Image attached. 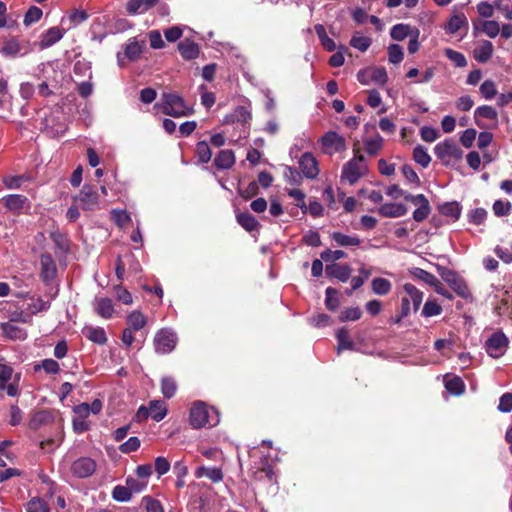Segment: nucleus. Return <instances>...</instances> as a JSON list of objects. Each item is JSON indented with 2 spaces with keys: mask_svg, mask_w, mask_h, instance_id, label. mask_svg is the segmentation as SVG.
Segmentation results:
<instances>
[{
  "mask_svg": "<svg viewBox=\"0 0 512 512\" xmlns=\"http://www.w3.org/2000/svg\"><path fill=\"white\" fill-rule=\"evenodd\" d=\"M368 171L366 164H364V159L362 155H357L354 150V181L357 178L362 177L364 173Z\"/></svg>",
  "mask_w": 512,
  "mask_h": 512,
  "instance_id": "51",
  "label": "nucleus"
},
{
  "mask_svg": "<svg viewBox=\"0 0 512 512\" xmlns=\"http://www.w3.org/2000/svg\"><path fill=\"white\" fill-rule=\"evenodd\" d=\"M444 53L448 59L452 61L456 66H466L468 63L465 55L462 54V52L453 51L451 48H446Z\"/></svg>",
  "mask_w": 512,
  "mask_h": 512,
  "instance_id": "49",
  "label": "nucleus"
},
{
  "mask_svg": "<svg viewBox=\"0 0 512 512\" xmlns=\"http://www.w3.org/2000/svg\"><path fill=\"white\" fill-rule=\"evenodd\" d=\"M82 333L86 338L96 344L103 345L107 342L105 331L102 328L85 327Z\"/></svg>",
  "mask_w": 512,
  "mask_h": 512,
  "instance_id": "28",
  "label": "nucleus"
},
{
  "mask_svg": "<svg viewBox=\"0 0 512 512\" xmlns=\"http://www.w3.org/2000/svg\"><path fill=\"white\" fill-rule=\"evenodd\" d=\"M178 50L185 60H193L199 56V46L190 39H184L178 44Z\"/></svg>",
  "mask_w": 512,
  "mask_h": 512,
  "instance_id": "18",
  "label": "nucleus"
},
{
  "mask_svg": "<svg viewBox=\"0 0 512 512\" xmlns=\"http://www.w3.org/2000/svg\"><path fill=\"white\" fill-rule=\"evenodd\" d=\"M1 329L3 334L12 340H24L27 337L26 331L12 322L3 323Z\"/></svg>",
  "mask_w": 512,
  "mask_h": 512,
  "instance_id": "26",
  "label": "nucleus"
},
{
  "mask_svg": "<svg viewBox=\"0 0 512 512\" xmlns=\"http://www.w3.org/2000/svg\"><path fill=\"white\" fill-rule=\"evenodd\" d=\"M479 91L485 99H492L497 95V86L493 80H485L481 83Z\"/></svg>",
  "mask_w": 512,
  "mask_h": 512,
  "instance_id": "46",
  "label": "nucleus"
},
{
  "mask_svg": "<svg viewBox=\"0 0 512 512\" xmlns=\"http://www.w3.org/2000/svg\"><path fill=\"white\" fill-rule=\"evenodd\" d=\"M27 512H49V506L41 498L34 497L27 504Z\"/></svg>",
  "mask_w": 512,
  "mask_h": 512,
  "instance_id": "48",
  "label": "nucleus"
},
{
  "mask_svg": "<svg viewBox=\"0 0 512 512\" xmlns=\"http://www.w3.org/2000/svg\"><path fill=\"white\" fill-rule=\"evenodd\" d=\"M508 339L505 333L496 332L485 342V349L491 357L499 358L507 351Z\"/></svg>",
  "mask_w": 512,
  "mask_h": 512,
  "instance_id": "6",
  "label": "nucleus"
},
{
  "mask_svg": "<svg viewBox=\"0 0 512 512\" xmlns=\"http://www.w3.org/2000/svg\"><path fill=\"white\" fill-rule=\"evenodd\" d=\"M478 117H484L485 119H489V120H497L498 113H497L495 107H493V106H480V107H477V109L475 110V118H476V124L478 126H482L478 121Z\"/></svg>",
  "mask_w": 512,
  "mask_h": 512,
  "instance_id": "38",
  "label": "nucleus"
},
{
  "mask_svg": "<svg viewBox=\"0 0 512 512\" xmlns=\"http://www.w3.org/2000/svg\"><path fill=\"white\" fill-rule=\"evenodd\" d=\"M383 138L379 134L364 139V145L369 154H376L383 146Z\"/></svg>",
  "mask_w": 512,
  "mask_h": 512,
  "instance_id": "36",
  "label": "nucleus"
},
{
  "mask_svg": "<svg viewBox=\"0 0 512 512\" xmlns=\"http://www.w3.org/2000/svg\"><path fill=\"white\" fill-rule=\"evenodd\" d=\"M439 212L440 214L449 217L451 220H457L462 212V208L458 202H445L440 205Z\"/></svg>",
  "mask_w": 512,
  "mask_h": 512,
  "instance_id": "30",
  "label": "nucleus"
},
{
  "mask_svg": "<svg viewBox=\"0 0 512 512\" xmlns=\"http://www.w3.org/2000/svg\"><path fill=\"white\" fill-rule=\"evenodd\" d=\"M154 346L157 353H170L176 346V335L169 330L162 329L154 338Z\"/></svg>",
  "mask_w": 512,
  "mask_h": 512,
  "instance_id": "8",
  "label": "nucleus"
},
{
  "mask_svg": "<svg viewBox=\"0 0 512 512\" xmlns=\"http://www.w3.org/2000/svg\"><path fill=\"white\" fill-rule=\"evenodd\" d=\"M315 31L323 47L328 51H333L335 49V43L328 37L325 27L321 24H317L315 25Z\"/></svg>",
  "mask_w": 512,
  "mask_h": 512,
  "instance_id": "39",
  "label": "nucleus"
},
{
  "mask_svg": "<svg viewBox=\"0 0 512 512\" xmlns=\"http://www.w3.org/2000/svg\"><path fill=\"white\" fill-rule=\"evenodd\" d=\"M321 142L325 149V152L328 154H333L336 152H342L346 150L345 139L334 131H329L325 133L321 138Z\"/></svg>",
  "mask_w": 512,
  "mask_h": 512,
  "instance_id": "10",
  "label": "nucleus"
},
{
  "mask_svg": "<svg viewBox=\"0 0 512 512\" xmlns=\"http://www.w3.org/2000/svg\"><path fill=\"white\" fill-rule=\"evenodd\" d=\"M468 218L471 223L482 224L487 218V211L484 208H475L469 211Z\"/></svg>",
  "mask_w": 512,
  "mask_h": 512,
  "instance_id": "56",
  "label": "nucleus"
},
{
  "mask_svg": "<svg viewBox=\"0 0 512 512\" xmlns=\"http://www.w3.org/2000/svg\"><path fill=\"white\" fill-rule=\"evenodd\" d=\"M40 266V278L44 283L49 284L57 274L56 263L49 253L40 255Z\"/></svg>",
  "mask_w": 512,
  "mask_h": 512,
  "instance_id": "12",
  "label": "nucleus"
},
{
  "mask_svg": "<svg viewBox=\"0 0 512 512\" xmlns=\"http://www.w3.org/2000/svg\"><path fill=\"white\" fill-rule=\"evenodd\" d=\"M494 52V46L490 40H483L473 50V56L478 62H487L491 59Z\"/></svg>",
  "mask_w": 512,
  "mask_h": 512,
  "instance_id": "17",
  "label": "nucleus"
},
{
  "mask_svg": "<svg viewBox=\"0 0 512 512\" xmlns=\"http://www.w3.org/2000/svg\"><path fill=\"white\" fill-rule=\"evenodd\" d=\"M43 12L36 6H31L24 16V25L30 26L41 19Z\"/></svg>",
  "mask_w": 512,
  "mask_h": 512,
  "instance_id": "50",
  "label": "nucleus"
},
{
  "mask_svg": "<svg viewBox=\"0 0 512 512\" xmlns=\"http://www.w3.org/2000/svg\"><path fill=\"white\" fill-rule=\"evenodd\" d=\"M159 0H129L126 10L129 14L143 13L154 7Z\"/></svg>",
  "mask_w": 512,
  "mask_h": 512,
  "instance_id": "19",
  "label": "nucleus"
},
{
  "mask_svg": "<svg viewBox=\"0 0 512 512\" xmlns=\"http://www.w3.org/2000/svg\"><path fill=\"white\" fill-rule=\"evenodd\" d=\"M420 136L424 141L433 142L439 138V133L433 126H422Z\"/></svg>",
  "mask_w": 512,
  "mask_h": 512,
  "instance_id": "59",
  "label": "nucleus"
},
{
  "mask_svg": "<svg viewBox=\"0 0 512 512\" xmlns=\"http://www.w3.org/2000/svg\"><path fill=\"white\" fill-rule=\"evenodd\" d=\"M338 293L335 289L329 287L326 289V307L329 310H335L339 307L340 302L337 297Z\"/></svg>",
  "mask_w": 512,
  "mask_h": 512,
  "instance_id": "54",
  "label": "nucleus"
},
{
  "mask_svg": "<svg viewBox=\"0 0 512 512\" xmlns=\"http://www.w3.org/2000/svg\"><path fill=\"white\" fill-rule=\"evenodd\" d=\"M142 52V45L137 41L130 42L125 47V55L130 60L137 59Z\"/></svg>",
  "mask_w": 512,
  "mask_h": 512,
  "instance_id": "53",
  "label": "nucleus"
},
{
  "mask_svg": "<svg viewBox=\"0 0 512 512\" xmlns=\"http://www.w3.org/2000/svg\"><path fill=\"white\" fill-rule=\"evenodd\" d=\"M444 281L449 285L452 290L463 299H469L471 297V291L465 282L464 278L459 277L453 271H448L443 275Z\"/></svg>",
  "mask_w": 512,
  "mask_h": 512,
  "instance_id": "9",
  "label": "nucleus"
},
{
  "mask_svg": "<svg viewBox=\"0 0 512 512\" xmlns=\"http://www.w3.org/2000/svg\"><path fill=\"white\" fill-rule=\"evenodd\" d=\"M431 212V205L429 203V199L425 198L424 202L416 208L413 212V218L416 221H423L425 218L429 217Z\"/></svg>",
  "mask_w": 512,
  "mask_h": 512,
  "instance_id": "47",
  "label": "nucleus"
},
{
  "mask_svg": "<svg viewBox=\"0 0 512 512\" xmlns=\"http://www.w3.org/2000/svg\"><path fill=\"white\" fill-rule=\"evenodd\" d=\"M196 153L201 163H208L211 160L212 152L206 141L197 143Z\"/></svg>",
  "mask_w": 512,
  "mask_h": 512,
  "instance_id": "44",
  "label": "nucleus"
},
{
  "mask_svg": "<svg viewBox=\"0 0 512 512\" xmlns=\"http://www.w3.org/2000/svg\"><path fill=\"white\" fill-rule=\"evenodd\" d=\"M337 346L336 352L340 355L344 350H352V338L347 328H341L336 334Z\"/></svg>",
  "mask_w": 512,
  "mask_h": 512,
  "instance_id": "24",
  "label": "nucleus"
},
{
  "mask_svg": "<svg viewBox=\"0 0 512 512\" xmlns=\"http://www.w3.org/2000/svg\"><path fill=\"white\" fill-rule=\"evenodd\" d=\"M299 166L307 178L313 179L319 174L317 161L311 153L306 152L301 156Z\"/></svg>",
  "mask_w": 512,
  "mask_h": 512,
  "instance_id": "14",
  "label": "nucleus"
},
{
  "mask_svg": "<svg viewBox=\"0 0 512 512\" xmlns=\"http://www.w3.org/2000/svg\"><path fill=\"white\" fill-rule=\"evenodd\" d=\"M95 311L103 318H110L114 313V306L110 298H99L95 301Z\"/></svg>",
  "mask_w": 512,
  "mask_h": 512,
  "instance_id": "27",
  "label": "nucleus"
},
{
  "mask_svg": "<svg viewBox=\"0 0 512 512\" xmlns=\"http://www.w3.org/2000/svg\"><path fill=\"white\" fill-rule=\"evenodd\" d=\"M236 219L239 225H241L248 232L256 231L260 227L257 219L248 212L237 213Z\"/></svg>",
  "mask_w": 512,
  "mask_h": 512,
  "instance_id": "25",
  "label": "nucleus"
},
{
  "mask_svg": "<svg viewBox=\"0 0 512 512\" xmlns=\"http://www.w3.org/2000/svg\"><path fill=\"white\" fill-rule=\"evenodd\" d=\"M189 421L194 429H200L210 424L209 408L206 403L202 401L193 403L190 409Z\"/></svg>",
  "mask_w": 512,
  "mask_h": 512,
  "instance_id": "5",
  "label": "nucleus"
},
{
  "mask_svg": "<svg viewBox=\"0 0 512 512\" xmlns=\"http://www.w3.org/2000/svg\"><path fill=\"white\" fill-rule=\"evenodd\" d=\"M434 154L445 165H449L451 162L461 160L464 153L455 141L448 138L447 140L440 141V143L435 145Z\"/></svg>",
  "mask_w": 512,
  "mask_h": 512,
  "instance_id": "2",
  "label": "nucleus"
},
{
  "mask_svg": "<svg viewBox=\"0 0 512 512\" xmlns=\"http://www.w3.org/2000/svg\"><path fill=\"white\" fill-rule=\"evenodd\" d=\"M325 273L329 277H334L341 281H347L350 277V268L347 265L333 263L326 266Z\"/></svg>",
  "mask_w": 512,
  "mask_h": 512,
  "instance_id": "22",
  "label": "nucleus"
},
{
  "mask_svg": "<svg viewBox=\"0 0 512 512\" xmlns=\"http://www.w3.org/2000/svg\"><path fill=\"white\" fill-rule=\"evenodd\" d=\"M161 109L165 115L172 117L189 116L194 113L192 107L185 104L184 99L176 93H163Z\"/></svg>",
  "mask_w": 512,
  "mask_h": 512,
  "instance_id": "1",
  "label": "nucleus"
},
{
  "mask_svg": "<svg viewBox=\"0 0 512 512\" xmlns=\"http://www.w3.org/2000/svg\"><path fill=\"white\" fill-rule=\"evenodd\" d=\"M235 163V155L232 150H221L214 159L217 169H229Z\"/></svg>",
  "mask_w": 512,
  "mask_h": 512,
  "instance_id": "23",
  "label": "nucleus"
},
{
  "mask_svg": "<svg viewBox=\"0 0 512 512\" xmlns=\"http://www.w3.org/2000/svg\"><path fill=\"white\" fill-rule=\"evenodd\" d=\"M96 463L89 457H82L73 462L71 470L73 474L79 478L89 477L94 473Z\"/></svg>",
  "mask_w": 512,
  "mask_h": 512,
  "instance_id": "13",
  "label": "nucleus"
},
{
  "mask_svg": "<svg viewBox=\"0 0 512 512\" xmlns=\"http://www.w3.org/2000/svg\"><path fill=\"white\" fill-rule=\"evenodd\" d=\"M341 186L338 187V198L344 202V208L347 212L352 211V197L345 198V192L342 190L343 187L348 184L352 185V160L348 161L343 168V172L340 179Z\"/></svg>",
  "mask_w": 512,
  "mask_h": 512,
  "instance_id": "11",
  "label": "nucleus"
},
{
  "mask_svg": "<svg viewBox=\"0 0 512 512\" xmlns=\"http://www.w3.org/2000/svg\"><path fill=\"white\" fill-rule=\"evenodd\" d=\"M131 496H132V492L130 491V489L128 488L127 485L126 486L117 485L116 487H114L113 492H112L113 499L118 502L129 501L131 499Z\"/></svg>",
  "mask_w": 512,
  "mask_h": 512,
  "instance_id": "45",
  "label": "nucleus"
},
{
  "mask_svg": "<svg viewBox=\"0 0 512 512\" xmlns=\"http://www.w3.org/2000/svg\"><path fill=\"white\" fill-rule=\"evenodd\" d=\"M445 388L451 394L460 395L465 391V383L460 376H452L445 379Z\"/></svg>",
  "mask_w": 512,
  "mask_h": 512,
  "instance_id": "31",
  "label": "nucleus"
},
{
  "mask_svg": "<svg viewBox=\"0 0 512 512\" xmlns=\"http://www.w3.org/2000/svg\"><path fill=\"white\" fill-rule=\"evenodd\" d=\"M412 273L416 278L430 285V287L435 288V285L438 284V278L431 274V272L425 271V269L415 268Z\"/></svg>",
  "mask_w": 512,
  "mask_h": 512,
  "instance_id": "40",
  "label": "nucleus"
},
{
  "mask_svg": "<svg viewBox=\"0 0 512 512\" xmlns=\"http://www.w3.org/2000/svg\"><path fill=\"white\" fill-rule=\"evenodd\" d=\"M126 485L132 493H139L146 487L147 481L129 477L126 480Z\"/></svg>",
  "mask_w": 512,
  "mask_h": 512,
  "instance_id": "61",
  "label": "nucleus"
},
{
  "mask_svg": "<svg viewBox=\"0 0 512 512\" xmlns=\"http://www.w3.org/2000/svg\"><path fill=\"white\" fill-rule=\"evenodd\" d=\"M403 290L406 295L401 301V316H407L411 311V304L414 310H418L424 296L421 290L417 289V287L411 283L404 284Z\"/></svg>",
  "mask_w": 512,
  "mask_h": 512,
  "instance_id": "3",
  "label": "nucleus"
},
{
  "mask_svg": "<svg viewBox=\"0 0 512 512\" xmlns=\"http://www.w3.org/2000/svg\"><path fill=\"white\" fill-rule=\"evenodd\" d=\"M64 30L60 29L59 27H52L48 29L42 36L41 40L39 42L40 49H46L52 45H54L56 42H58L60 39H62L64 35Z\"/></svg>",
  "mask_w": 512,
  "mask_h": 512,
  "instance_id": "16",
  "label": "nucleus"
},
{
  "mask_svg": "<svg viewBox=\"0 0 512 512\" xmlns=\"http://www.w3.org/2000/svg\"><path fill=\"white\" fill-rule=\"evenodd\" d=\"M408 212V208L404 204H396V202H389L383 204L379 208V213L384 217H402Z\"/></svg>",
  "mask_w": 512,
  "mask_h": 512,
  "instance_id": "21",
  "label": "nucleus"
},
{
  "mask_svg": "<svg viewBox=\"0 0 512 512\" xmlns=\"http://www.w3.org/2000/svg\"><path fill=\"white\" fill-rule=\"evenodd\" d=\"M358 80L363 84H384L388 80V74L382 67H367L357 73Z\"/></svg>",
  "mask_w": 512,
  "mask_h": 512,
  "instance_id": "7",
  "label": "nucleus"
},
{
  "mask_svg": "<svg viewBox=\"0 0 512 512\" xmlns=\"http://www.w3.org/2000/svg\"><path fill=\"white\" fill-rule=\"evenodd\" d=\"M494 252L505 263H511V261H512V244H511L510 248L501 247V245H498L495 248Z\"/></svg>",
  "mask_w": 512,
  "mask_h": 512,
  "instance_id": "63",
  "label": "nucleus"
},
{
  "mask_svg": "<svg viewBox=\"0 0 512 512\" xmlns=\"http://www.w3.org/2000/svg\"><path fill=\"white\" fill-rule=\"evenodd\" d=\"M477 131L474 128H468L463 131L460 136V142L464 147H472L475 139H476Z\"/></svg>",
  "mask_w": 512,
  "mask_h": 512,
  "instance_id": "58",
  "label": "nucleus"
},
{
  "mask_svg": "<svg viewBox=\"0 0 512 512\" xmlns=\"http://www.w3.org/2000/svg\"><path fill=\"white\" fill-rule=\"evenodd\" d=\"M475 29H480L488 37L495 38L501 32V26L497 21H483L480 26L475 25Z\"/></svg>",
  "mask_w": 512,
  "mask_h": 512,
  "instance_id": "35",
  "label": "nucleus"
},
{
  "mask_svg": "<svg viewBox=\"0 0 512 512\" xmlns=\"http://www.w3.org/2000/svg\"><path fill=\"white\" fill-rule=\"evenodd\" d=\"M54 423L53 413L48 410H41L32 416L29 426L33 430H38L43 426H48Z\"/></svg>",
  "mask_w": 512,
  "mask_h": 512,
  "instance_id": "15",
  "label": "nucleus"
},
{
  "mask_svg": "<svg viewBox=\"0 0 512 512\" xmlns=\"http://www.w3.org/2000/svg\"><path fill=\"white\" fill-rule=\"evenodd\" d=\"M51 238L53 242L55 243L56 247L59 248L62 251H67L69 249V242L63 233L59 231H55L51 233Z\"/></svg>",
  "mask_w": 512,
  "mask_h": 512,
  "instance_id": "57",
  "label": "nucleus"
},
{
  "mask_svg": "<svg viewBox=\"0 0 512 512\" xmlns=\"http://www.w3.org/2000/svg\"><path fill=\"white\" fill-rule=\"evenodd\" d=\"M140 447V440L137 437H130L125 443L121 444L119 449L122 453L136 451Z\"/></svg>",
  "mask_w": 512,
  "mask_h": 512,
  "instance_id": "62",
  "label": "nucleus"
},
{
  "mask_svg": "<svg viewBox=\"0 0 512 512\" xmlns=\"http://www.w3.org/2000/svg\"><path fill=\"white\" fill-rule=\"evenodd\" d=\"M196 476L197 477L206 476L213 482H218V481L222 480L223 473H222L221 469H219V468H216V467L206 468V467L202 466L197 469Z\"/></svg>",
  "mask_w": 512,
  "mask_h": 512,
  "instance_id": "37",
  "label": "nucleus"
},
{
  "mask_svg": "<svg viewBox=\"0 0 512 512\" xmlns=\"http://www.w3.org/2000/svg\"><path fill=\"white\" fill-rule=\"evenodd\" d=\"M149 412L151 417L159 422L166 416L167 409L163 401L153 400L149 403Z\"/></svg>",
  "mask_w": 512,
  "mask_h": 512,
  "instance_id": "32",
  "label": "nucleus"
},
{
  "mask_svg": "<svg viewBox=\"0 0 512 512\" xmlns=\"http://www.w3.org/2000/svg\"><path fill=\"white\" fill-rule=\"evenodd\" d=\"M411 34V27L408 24H396L390 30V36L394 40H404Z\"/></svg>",
  "mask_w": 512,
  "mask_h": 512,
  "instance_id": "41",
  "label": "nucleus"
},
{
  "mask_svg": "<svg viewBox=\"0 0 512 512\" xmlns=\"http://www.w3.org/2000/svg\"><path fill=\"white\" fill-rule=\"evenodd\" d=\"M26 200L27 198L22 195L13 194L4 198V204L11 211H20L24 207Z\"/></svg>",
  "mask_w": 512,
  "mask_h": 512,
  "instance_id": "33",
  "label": "nucleus"
},
{
  "mask_svg": "<svg viewBox=\"0 0 512 512\" xmlns=\"http://www.w3.org/2000/svg\"><path fill=\"white\" fill-rule=\"evenodd\" d=\"M74 203L83 210H95L99 205V194L97 192V188L95 186L85 184L80 192L74 197Z\"/></svg>",
  "mask_w": 512,
  "mask_h": 512,
  "instance_id": "4",
  "label": "nucleus"
},
{
  "mask_svg": "<svg viewBox=\"0 0 512 512\" xmlns=\"http://www.w3.org/2000/svg\"><path fill=\"white\" fill-rule=\"evenodd\" d=\"M20 51V45L15 39L6 41L2 47V52L7 56H15Z\"/></svg>",
  "mask_w": 512,
  "mask_h": 512,
  "instance_id": "60",
  "label": "nucleus"
},
{
  "mask_svg": "<svg viewBox=\"0 0 512 512\" xmlns=\"http://www.w3.org/2000/svg\"><path fill=\"white\" fill-rule=\"evenodd\" d=\"M414 160L424 168H427L429 166L431 157L428 154L427 149L423 146H416L414 149Z\"/></svg>",
  "mask_w": 512,
  "mask_h": 512,
  "instance_id": "42",
  "label": "nucleus"
},
{
  "mask_svg": "<svg viewBox=\"0 0 512 512\" xmlns=\"http://www.w3.org/2000/svg\"><path fill=\"white\" fill-rule=\"evenodd\" d=\"M468 28V20L464 13H454L444 27L448 34H455L459 29Z\"/></svg>",
  "mask_w": 512,
  "mask_h": 512,
  "instance_id": "20",
  "label": "nucleus"
},
{
  "mask_svg": "<svg viewBox=\"0 0 512 512\" xmlns=\"http://www.w3.org/2000/svg\"><path fill=\"white\" fill-rule=\"evenodd\" d=\"M371 289L375 294L385 295L391 292L392 283L387 278L376 277L371 281Z\"/></svg>",
  "mask_w": 512,
  "mask_h": 512,
  "instance_id": "29",
  "label": "nucleus"
},
{
  "mask_svg": "<svg viewBox=\"0 0 512 512\" xmlns=\"http://www.w3.org/2000/svg\"><path fill=\"white\" fill-rule=\"evenodd\" d=\"M177 385L172 377H164L161 381V391L165 398H171L175 395Z\"/></svg>",
  "mask_w": 512,
  "mask_h": 512,
  "instance_id": "43",
  "label": "nucleus"
},
{
  "mask_svg": "<svg viewBox=\"0 0 512 512\" xmlns=\"http://www.w3.org/2000/svg\"><path fill=\"white\" fill-rule=\"evenodd\" d=\"M128 328L138 331L146 325V318L140 311H133L127 316Z\"/></svg>",
  "mask_w": 512,
  "mask_h": 512,
  "instance_id": "34",
  "label": "nucleus"
},
{
  "mask_svg": "<svg viewBox=\"0 0 512 512\" xmlns=\"http://www.w3.org/2000/svg\"><path fill=\"white\" fill-rule=\"evenodd\" d=\"M389 61L392 63H400L404 59V52L400 45H389L388 47Z\"/></svg>",
  "mask_w": 512,
  "mask_h": 512,
  "instance_id": "55",
  "label": "nucleus"
},
{
  "mask_svg": "<svg viewBox=\"0 0 512 512\" xmlns=\"http://www.w3.org/2000/svg\"><path fill=\"white\" fill-rule=\"evenodd\" d=\"M498 409L501 412H511L512 410V394L511 393H505L500 397V401L498 404Z\"/></svg>",
  "mask_w": 512,
  "mask_h": 512,
  "instance_id": "64",
  "label": "nucleus"
},
{
  "mask_svg": "<svg viewBox=\"0 0 512 512\" xmlns=\"http://www.w3.org/2000/svg\"><path fill=\"white\" fill-rule=\"evenodd\" d=\"M442 312V306L436 302V300H427L424 303V307L422 309V314L424 316H435L440 315Z\"/></svg>",
  "mask_w": 512,
  "mask_h": 512,
  "instance_id": "52",
  "label": "nucleus"
}]
</instances>
